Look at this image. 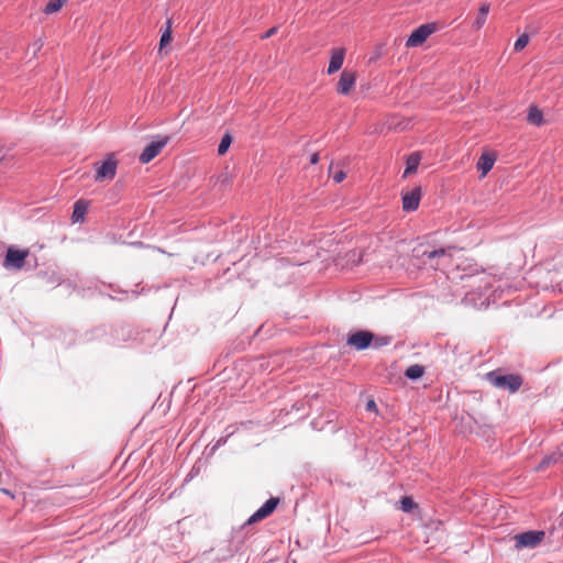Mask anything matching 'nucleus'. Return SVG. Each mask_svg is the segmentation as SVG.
I'll return each instance as SVG.
<instances>
[{"label":"nucleus","instance_id":"f257e3e1","mask_svg":"<svg viewBox=\"0 0 563 563\" xmlns=\"http://www.w3.org/2000/svg\"><path fill=\"white\" fill-rule=\"evenodd\" d=\"M488 378L492 384L501 389H508L510 393L517 391L522 385V378L519 375H497L496 373H489Z\"/></svg>","mask_w":563,"mask_h":563},{"label":"nucleus","instance_id":"f03ea898","mask_svg":"<svg viewBox=\"0 0 563 563\" xmlns=\"http://www.w3.org/2000/svg\"><path fill=\"white\" fill-rule=\"evenodd\" d=\"M118 161L114 154H109L107 158L101 163H96V181H103L104 179H113L117 174Z\"/></svg>","mask_w":563,"mask_h":563},{"label":"nucleus","instance_id":"7ed1b4c3","mask_svg":"<svg viewBox=\"0 0 563 563\" xmlns=\"http://www.w3.org/2000/svg\"><path fill=\"white\" fill-rule=\"evenodd\" d=\"M439 26L437 23H426L417 27L406 41L407 47H417L422 45L427 38L437 32Z\"/></svg>","mask_w":563,"mask_h":563},{"label":"nucleus","instance_id":"20e7f679","mask_svg":"<svg viewBox=\"0 0 563 563\" xmlns=\"http://www.w3.org/2000/svg\"><path fill=\"white\" fill-rule=\"evenodd\" d=\"M29 250H18L9 247L3 261V266L8 269H21L24 266L25 260L29 256Z\"/></svg>","mask_w":563,"mask_h":563},{"label":"nucleus","instance_id":"39448f33","mask_svg":"<svg viewBox=\"0 0 563 563\" xmlns=\"http://www.w3.org/2000/svg\"><path fill=\"white\" fill-rule=\"evenodd\" d=\"M544 537H545L544 531L531 530V531H527L523 533H519V534L515 536L516 548L517 549L534 548L542 542Z\"/></svg>","mask_w":563,"mask_h":563},{"label":"nucleus","instance_id":"423d86ee","mask_svg":"<svg viewBox=\"0 0 563 563\" xmlns=\"http://www.w3.org/2000/svg\"><path fill=\"white\" fill-rule=\"evenodd\" d=\"M168 141H169L168 136L158 137V139L152 141L141 153V155L139 157L140 162L142 164L150 163L152 159H154L161 153V151L166 146Z\"/></svg>","mask_w":563,"mask_h":563},{"label":"nucleus","instance_id":"0eeeda50","mask_svg":"<svg viewBox=\"0 0 563 563\" xmlns=\"http://www.w3.org/2000/svg\"><path fill=\"white\" fill-rule=\"evenodd\" d=\"M373 340V333L360 330L347 338V344L360 351L367 349L372 344Z\"/></svg>","mask_w":563,"mask_h":563},{"label":"nucleus","instance_id":"6e6552de","mask_svg":"<svg viewBox=\"0 0 563 563\" xmlns=\"http://www.w3.org/2000/svg\"><path fill=\"white\" fill-rule=\"evenodd\" d=\"M356 82V73L352 70H343L336 84V92L339 95L347 96L354 88Z\"/></svg>","mask_w":563,"mask_h":563},{"label":"nucleus","instance_id":"1a4fd4ad","mask_svg":"<svg viewBox=\"0 0 563 563\" xmlns=\"http://www.w3.org/2000/svg\"><path fill=\"white\" fill-rule=\"evenodd\" d=\"M279 499L276 497H272L265 501V504L257 509L246 521L247 525H253L257 521H261L267 518L277 507Z\"/></svg>","mask_w":563,"mask_h":563},{"label":"nucleus","instance_id":"9d476101","mask_svg":"<svg viewBox=\"0 0 563 563\" xmlns=\"http://www.w3.org/2000/svg\"><path fill=\"white\" fill-rule=\"evenodd\" d=\"M421 199V189L417 187L402 195V209L407 212L418 209Z\"/></svg>","mask_w":563,"mask_h":563},{"label":"nucleus","instance_id":"9b49d317","mask_svg":"<svg viewBox=\"0 0 563 563\" xmlns=\"http://www.w3.org/2000/svg\"><path fill=\"white\" fill-rule=\"evenodd\" d=\"M345 49L342 47L332 48L330 52V62L328 66V75H332L338 71L344 62Z\"/></svg>","mask_w":563,"mask_h":563},{"label":"nucleus","instance_id":"f8f14e48","mask_svg":"<svg viewBox=\"0 0 563 563\" xmlns=\"http://www.w3.org/2000/svg\"><path fill=\"white\" fill-rule=\"evenodd\" d=\"M496 157L492 153H483L477 162V169L481 170L482 177L486 176L487 173L493 168Z\"/></svg>","mask_w":563,"mask_h":563},{"label":"nucleus","instance_id":"ddd939ff","mask_svg":"<svg viewBox=\"0 0 563 563\" xmlns=\"http://www.w3.org/2000/svg\"><path fill=\"white\" fill-rule=\"evenodd\" d=\"M421 162V154L419 152H415L410 154L406 162V169L404 173V177H407L417 172L418 166Z\"/></svg>","mask_w":563,"mask_h":563},{"label":"nucleus","instance_id":"4468645a","mask_svg":"<svg viewBox=\"0 0 563 563\" xmlns=\"http://www.w3.org/2000/svg\"><path fill=\"white\" fill-rule=\"evenodd\" d=\"M527 121L532 125L540 126L543 124V114L536 106H531L528 111Z\"/></svg>","mask_w":563,"mask_h":563},{"label":"nucleus","instance_id":"2eb2a0df","mask_svg":"<svg viewBox=\"0 0 563 563\" xmlns=\"http://www.w3.org/2000/svg\"><path fill=\"white\" fill-rule=\"evenodd\" d=\"M87 203L82 200H78L74 205V211H73V222H79L82 221L85 218V214L87 212Z\"/></svg>","mask_w":563,"mask_h":563},{"label":"nucleus","instance_id":"dca6fc26","mask_svg":"<svg viewBox=\"0 0 563 563\" xmlns=\"http://www.w3.org/2000/svg\"><path fill=\"white\" fill-rule=\"evenodd\" d=\"M489 12V4L488 3H483L479 9H478V14L474 21V27L476 30H479L483 27V25L485 24L486 22V16Z\"/></svg>","mask_w":563,"mask_h":563},{"label":"nucleus","instance_id":"f3484780","mask_svg":"<svg viewBox=\"0 0 563 563\" xmlns=\"http://www.w3.org/2000/svg\"><path fill=\"white\" fill-rule=\"evenodd\" d=\"M423 374H424V367L419 364L409 366L405 372L406 377H408L410 379H418Z\"/></svg>","mask_w":563,"mask_h":563},{"label":"nucleus","instance_id":"a211bd4d","mask_svg":"<svg viewBox=\"0 0 563 563\" xmlns=\"http://www.w3.org/2000/svg\"><path fill=\"white\" fill-rule=\"evenodd\" d=\"M166 30L163 32L159 41V53L172 42V21H167Z\"/></svg>","mask_w":563,"mask_h":563},{"label":"nucleus","instance_id":"6ab92c4d","mask_svg":"<svg viewBox=\"0 0 563 563\" xmlns=\"http://www.w3.org/2000/svg\"><path fill=\"white\" fill-rule=\"evenodd\" d=\"M66 3V0H51L44 8V12L46 14H52L59 11L63 5Z\"/></svg>","mask_w":563,"mask_h":563},{"label":"nucleus","instance_id":"aec40b11","mask_svg":"<svg viewBox=\"0 0 563 563\" xmlns=\"http://www.w3.org/2000/svg\"><path fill=\"white\" fill-rule=\"evenodd\" d=\"M232 143V137L229 133H225L222 139H221V142L218 146V154L219 155H224L227 153V151L229 150L230 145Z\"/></svg>","mask_w":563,"mask_h":563},{"label":"nucleus","instance_id":"412c9836","mask_svg":"<svg viewBox=\"0 0 563 563\" xmlns=\"http://www.w3.org/2000/svg\"><path fill=\"white\" fill-rule=\"evenodd\" d=\"M415 508H417V504L412 500L411 497L405 496L400 499V509L405 512H410Z\"/></svg>","mask_w":563,"mask_h":563},{"label":"nucleus","instance_id":"4be33fe9","mask_svg":"<svg viewBox=\"0 0 563 563\" xmlns=\"http://www.w3.org/2000/svg\"><path fill=\"white\" fill-rule=\"evenodd\" d=\"M443 256H446V249H439V250H434V251H424L422 253V257L427 258V260H433V258H438V257H443Z\"/></svg>","mask_w":563,"mask_h":563},{"label":"nucleus","instance_id":"5701e85b","mask_svg":"<svg viewBox=\"0 0 563 563\" xmlns=\"http://www.w3.org/2000/svg\"><path fill=\"white\" fill-rule=\"evenodd\" d=\"M528 43H529V36L527 34H521L517 38L514 48L516 52H520L528 45Z\"/></svg>","mask_w":563,"mask_h":563},{"label":"nucleus","instance_id":"b1692460","mask_svg":"<svg viewBox=\"0 0 563 563\" xmlns=\"http://www.w3.org/2000/svg\"><path fill=\"white\" fill-rule=\"evenodd\" d=\"M346 177L345 173L340 170L333 175V179L335 183H341Z\"/></svg>","mask_w":563,"mask_h":563},{"label":"nucleus","instance_id":"393cba45","mask_svg":"<svg viewBox=\"0 0 563 563\" xmlns=\"http://www.w3.org/2000/svg\"><path fill=\"white\" fill-rule=\"evenodd\" d=\"M389 343V339L387 338H378L375 340V346H383Z\"/></svg>","mask_w":563,"mask_h":563},{"label":"nucleus","instance_id":"a878e982","mask_svg":"<svg viewBox=\"0 0 563 563\" xmlns=\"http://www.w3.org/2000/svg\"><path fill=\"white\" fill-rule=\"evenodd\" d=\"M366 409L368 411H376L377 410V406L375 404L374 400H368L367 404H366Z\"/></svg>","mask_w":563,"mask_h":563},{"label":"nucleus","instance_id":"bb28decb","mask_svg":"<svg viewBox=\"0 0 563 563\" xmlns=\"http://www.w3.org/2000/svg\"><path fill=\"white\" fill-rule=\"evenodd\" d=\"M276 32H277V27L273 26L262 36V38H268L272 35H274Z\"/></svg>","mask_w":563,"mask_h":563},{"label":"nucleus","instance_id":"cd10ccee","mask_svg":"<svg viewBox=\"0 0 563 563\" xmlns=\"http://www.w3.org/2000/svg\"><path fill=\"white\" fill-rule=\"evenodd\" d=\"M551 461H552V457H547V459H544V460L540 463V465H539L538 470H543V468H545V467L551 463Z\"/></svg>","mask_w":563,"mask_h":563},{"label":"nucleus","instance_id":"c85d7f7f","mask_svg":"<svg viewBox=\"0 0 563 563\" xmlns=\"http://www.w3.org/2000/svg\"><path fill=\"white\" fill-rule=\"evenodd\" d=\"M318 162H319V154L318 153L312 154L310 157V163L317 164Z\"/></svg>","mask_w":563,"mask_h":563}]
</instances>
